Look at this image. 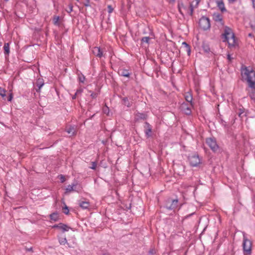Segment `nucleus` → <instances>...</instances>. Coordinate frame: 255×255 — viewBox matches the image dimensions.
<instances>
[{"mask_svg": "<svg viewBox=\"0 0 255 255\" xmlns=\"http://www.w3.org/2000/svg\"><path fill=\"white\" fill-rule=\"evenodd\" d=\"M66 132L70 134V136L73 135L76 133V129L74 127L70 126L66 128Z\"/></svg>", "mask_w": 255, "mask_h": 255, "instance_id": "18", "label": "nucleus"}, {"mask_svg": "<svg viewBox=\"0 0 255 255\" xmlns=\"http://www.w3.org/2000/svg\"><path fill=\"white\" fill-rule=\"evenodd\" d=\"M5 93V90L0 87V95L3 98L6 96Z\"/></svg>", "mask_w": 255, "mask_h": 255, "instance_id": "26", "label": "nucleus"}, {"mask_svg": "<svg viewBox=\"0 0 255 255\" xmlns=\"http://www.w3.org/2000/svg\"><path fill=\"white\" fill-rule=\"evenodd\" d=\"M216 3L217 6L222 12H224L227 11L225 7L224 3L223 2V1L222 0H217L216 1Z\"/></svg>", "mask_w": 255, "mask_h": 255, "instance_id": "11", "label": "nucleus"}, {"mask_svg": "<svg viewBox=\"0 0 255 255\" xmlns=\"http://www.w3.org/2000/svg\"><path fill=\"white\" fill-rule=\"evenodd\" d=\"M182 45L185 47V48H186V50L187 51L188 54V55H189L190 54V52H191L190 46L186 42H183L182 43Z\"/></svg>", "mask_w": 255, "mask_h": 255, "instance_id": "23", "label": "nucleus"}, {"mask_svg": "<svg viewBox=\"0 0 255 255\" xmlns=\"http://www.w3.org/2000/svg\"><path fill=\"white\" fill-rule=\"evenodd\" d=\"M188 161L190 165L192 167H197L201 164V159L198 155L193 154L188 156Z\"/></svg>", "mask_w": 255, "mask_h": 255, "instance_id": "5", "label": "nucleus"}, {"mask_svg": "<svg viewBox=\"0 0 255 255\" xmlns=\"http://www.w3.org/2000/svg\"><path fill=\"white\" fill-rule=\"evenodd\" d=\"M227 58L229 60V61L231 62L233 58L231 57L230 54H228L227 55Z\"/></svg>", "mask_w": 255, "mask_h": 255, "instance_id": "38", "label": "nucleus"}, {"mask_svg": "<svg viewBox=\"0 0 255 255\" xmlns=\"http://www.w3.org/2000/svg\"><path fill=\"white\" fill-rule=\"evenodd\" d=\"M251 25L252 29L255 31V17L251 21Z\"/></svg>", "mask_w": 255, "mask_h": 255, "instance_id": "28", "label": "nucleus"}, {"mask_svg": "<svg viewBox=\"0 0 255 255\" xmlns=\"http://www.w3.org/2000/svg\"><path fill=\"white\" fill-rule=\"evenodd\" d=\"M242 77L248 83L249 87L253 90L255 88V71L251 67H245L242 69Z\"/></svg>", "mask_w": 255, "mask_h": 255, "instance_id": "1", "label": "nucleus"}, {"mask_svg": "<svg viewBox=\"0 0 255 255\" xmlns=\"http://www.w3.org/2000/svg\"><path fill=\"white\" fill-rule=\"evenodd\" d=\"M32 248H30L29 249H28V251H31Z\"/></svg>", "mask_w": 255, "mask_h": 255, "instance_id": "48", "label": "nucleus"}, {"mask_svg": "<svg viewBox=\"0 0 255 255\" xmlns=\"http://www.w3.org/2000/svg\"><path fill=\"white\" fill-rule=\"evenodd\" d=\"M144 128V132L146 135V136L147 137H150L151 136L152 132V127L151 125L149 123L146 122L145 123Z\"/></svg>", "mask_w": 255, "mask_h": 255, "instance_id": "9", "label": "nucleus"}, {"mask_svg": "<svg viewBox=\"0 0 255 255\" xmlns=\"http://www.w3.org/2000/svg\"><path fill=\"white\" fill-rule=\"evenodd\" d=\"M59 179L62 183H63L65 181V178L63 175H60L59 176Z\"/></svg>", "mask_w": 255, "mask_h": 255, "instance_id": "34", "label": "nucleus"}, {"mask_svg": "<svg viewBox=\"0 0 255 255\" xmlns=\"http://www.w3.org/2000/svg\"><path fill=\"white\" fill-rule=\"evenodd\" d=\"M237 0H228L230 3H234Z\"/></svg>", "mask_w": 255, "mask_h": 255, "instance_id": "39", "label": "nucleus"}, {"mask_svg": "<svg viewBox=\"0 0 255 255\" xmlns=\"http://www.w3.org/2000/svg\"><path fill=\"white\" fill-rule=\"evenodd\" d=\"M253 5L255 8V0H252Z\"/></svg>", "mask_w": 255, "mask_h": 255, "instance_id": "42", "label": "nucleus"}, {"mask_svg": "<svg viewBox=\"0 0 255 255\" xmlns=\"http://www.w3.org/2000/svg\"><path fill=\"white\" fill-rule=\"evenodd\" d=\"M53 228H58L61 229L63 232L68 231L70 228L65 224H60L57 225H55Z\"/></svg>", "mask_w": 255, "mask_h": 255, "instance_id": "13", "label": "nucleus"}, {"mask_svg": "<svg viewBox=\"0 0 255 255\" xmlns=\"http://www.w3.org/2000/svg\"><path fill=\"white\" fill-rule=\"evenodd\" d=\"M97 166V163L95 162H92V166L90 167L92 169H95Z\"/></svg>", "mask_w": 255, "mask_h": 255, "instance_id": "35", "label": "nucleus"}, {"mask_svg": "<svg viewBox=\"0 0 255 255\" xmlns=\"http://www.w3.org/2000/svg\"><path fill=\"white\" fill-rule=\"evenodd\" d=\"M83 92V89H78L76 92V95H79V94H81Z\"/></svg>", "mask_w": 255, "mask_h": 255, "instance_id": "36", "label": "nucleus"}, {"mask_svg": "<svg viewBox=\"0 0 255 255\" xmlns=\"http://www.w3.org/2000/svg\"><path fill=\"white\" fill-rule=\"evenodd\" d=\"M59 242L60 245H64L67 243L66 238L65 236L59 238Z\"/></svg>", "mask_w": 255, "mask_h": 255, "instance_id": "22", "label": "nucleus"}, {"mask_svg": "<svg viewBox=\"0 0 255 255\" xmlns=\"http://www.w3.org/2000/svg\"><path fill=\"white\" fill-rule=\"evenodd\" d=\"M59 16H56L53 19V23L55 25H58L59 24Z\"/></svg>", "mask_w": 255, "mask_h": 255, "instance_id": "29", "label": "nucleus"}, {"mask_svg": "<svg viewBox=\"0 0 255 255\" xmlns=\"http://www.w3.org/2000/svg\"><path fill=\"white\" fill-rule=\"evenodd\" d=\"M69 212V209H68V207L66 205H65V207L63 208V212L65 214L67 215V214H68Z\"/></svg>", "mask_w": 255, "mask_h": 255, "instance_id": "33", "label": "nucleus"}, {"mask_svg": "<svg viewBox=\"0 0 255 255\" xmlns=\"http://www.w3.org/2000/svg\"><path fill=\"white\" fill-rule=\"evenodd\" d=\"M249 36H252V34H249Z\"/></svg>", "mask_w": 255, "mask_h": 255, "instance_id": "49", "label": "nucleus"}, {"mask_svg": "<svg viewBox=\"0 0 255 255\" xmlns=\"http://www.w3.org/2000/svg\"><path fill=\"white\" fill-rule=\"evenodd\" d=\"M13 98V95H12V93H10L9 95V96H8V98L7 99L8 101H9L10 102L12 99Z\"/></svg>", "mask_w": 255, "mask_h": 255, "instance_id": "37", "label": "nucleus"}, {"mask_svg": "<svg viewBox=\"0 0 255 255\" xmlns=\"http://www.w3.org/2000/svg\"><path fill=\"white\" fill-rule=\"evenodd\" d=\"M178 9L182 15L185 14L192 15L193 12V7L192 4L184 5L183 3L179 4Z\"/></svg>", "mask_w": 255, "mask_h": 255, "instance_id": "3", "label": "nucleus"}, {"mask_svg": "<svg viewBox=\"0 0 255 255\" xmlns=\"http://www.w3.org/2000/svg\"><path fill=\"white\" fill-rule=\"evenodd\" d=\"M93 53L97 57L101 58L103 56V52L99 47H94L92 50Z\"/></svg>", "mask_w": 255, "mask_h": 255, "instance_id": "10", "label": "nucleus"}, {"mask_svg": "<svg viewBox=\"0 0 255 255\" xmlns=\"http://www.w3.org/2000/svg\"><path fill=\"white\" fill-rule=\"evenodd\" d=\"M78 95H76V93L75 94V95L72 97V99H75L76 98V96H77Z\"/></svg>", "mask_w": 255, "mask_h": 255, "instance_id": "44", "label": "nucleus"}, {"mask_svg": "<svg viewBox=\"0 0 255 255\" xmlns=\"http://www.w3.org/2000/svg\"><path fill=\"white\" fill-rule=\"evenodd\" d=\"M140 117L141 118H144V115L143 114H140Z\"/></svg>", "mask_w": 255, "mask_h": 255, "instance_id": "45", "label": "nucleus"}, {"mask_svg": "<svg viewBox=\"0 0 255 255\" xmlns=\"http://www.w3.org/2000/svg\"><path fill=\"white\" fill-rule=\"evenodd\" d=\"M43 83L41 84H40L38 85V88H39V89H40L43 85Z\"/></svg>", "mask_w": 255, "mask_h": 255, "instance_id": "43", "label": "nucleus"}, {"mask_svg": "<svg viewBox=\"0 0 255 255\" xmlns=\"http://www.w3.org/2000/svg\"><path fill=\"white\" fill-rule=\"evenodd\" d=\"M181 109L183 112L187 115H189L191 113L190 108L188 107L186 104H183L181 105Z\"/></svg>", "mask_w": 255, "mask_h": 255, "instance_id": "12", "label": "nucleus"}, {"mask_svg": "<svg viewBox=\"0 0 255 255\" xmlns=\"http://www.w3.org/2000/svg\"><path fill=\"white\" fill-rule=\"evenodd\" d=\"M252 244L250 240H248L245 236L243 238V251L245 254L250 255L252 253Z\"/></svg>", "mask_w": 255, "mask_h": 255, "instance_id": "4", "label": "nucleus"}, {"mask_svg": "<svg viewBox=\"0 0 255 255\" xmlns=\"http://www.w3.org/2000/svg\"><path fill=\"white\" fill-rule=\"evenodd\" d=\"M114 10V8L112 7V5H108V11L109 13H111Z\"/></svg>", "mask_w": 255, "mask_h": 255, "instance_id": "32", "label": "nucleus"}, {"mask_svg": "<svg viewBox=\"0 0 255 255\" xmlns=\"http://www.w3.org/2000/svg\"><path fill=\"white\" fill-rule=\"evenodd\" d=\"M213 19L216 22L222 23L223 21V17L221 14L219 13H214L213 15Z\"/></svg>", "mask_w": 255, "mask_h": 255, "instance_id": "15", "label": "nucleus"}, {"mask_svg": "<svg viewBox=\"0 0 255 255\" xmlns=\"http://www.w3.org/2000/svg\"><path fill=\"white\" fill-rule=\"evenodd\" d=\"M203 48L206 52H209L210 51V48L207 45L204 44L203 45Z\"/></svg>", "mask_w": 255, "mask_h": 255, "instance_id": "31", "label": "nucleus"}, {"mask_svg": "<svg viewBox=\"0 0 255 255\" xmlns=\"http://www.w3.org/2000/svg\"><path fill=\"white\" fill-rule=\"evenodd\" d=\"M119 74L123 77H129L130 76V73L128 71L127 69H121L119 70Z\"/></svg>", "mask_w": 255, "mask_h": 255, "instance_id": "14", "label": "nucleus"}, {"mask_svg": "<svg viewBox=\"0 0 255 255\" xmlns=\"http://www.w3.org/2000/svg\"><path fill=\"white\" fill-rule=\"evenodd\" d=\"M199 24L201 28L203 30H207L210 27V20L205 16H203L200 19Z\"/></svg>", "mask_w": 255, "mask_h": 255, "instance_id": "6", "label": "nucleus"}, {"mask_svg": "<svg viewBox=\"0 0 255 255\" xmlns=\"http://www.w3.org/2000/svg\"><path fill=\"white\" fill-rule=\"evenodd\" d=\"M150 39V38L149 37H147V36L143 37L141 39V42L142 43H148Z\"/></svg>", "mask_w": 255, "mask_h": 255, "instance_id": "27", "label": "nucleus"}, {"mask_svg": "<svg viewBox=\"0 0 255 255\" xmlns=\"http://www.w3.org/2000/svg\"><path fill=\"white\" fill-rule=\"evenodd\" d=\"M222 38L223 42H227L228 43L230 48L235 47L237 44L234 33L229 27H225L224 32L222 34Z\"/></svg>", "mask_w": 255, "mask_h": 255, "instance_id": "2", "label": "nucleus"}, {"mask_svg": "<svg viewBox=\"0 0 255 255\" xmlns=\"http://www.w3.org/2000/svg\"><path fill=\"white\" fill-rule=\"evenodd\" d=\"M78 79H79V81L81 82V83H84L85 80V76L81 74H79L78 75Z\"/></svg>", "mask_w": 255, "mask_h": 255, "instance_id": "25", "label": "nucleus"}, {"mask_svg": "<svg viewBox=\"0 0 255 255\" xmlns=\"http://www.w3.org/2000/svg\"><path fill=\"white\" fill-rule=\"evenodd\" d=\"M4 53L5 54L8 55L10 52L9 44L5 43L3 46Z\"/></svg>", "mask_w": 255, "mask_h": 255, "instance_id": "20", "label": "nucleus"}, {"mask_svg": "<svg viewBox=\"0 0 255 255\" xmlns=\"http://www.w3.org/2000/svg\"><path fill=\"white\" fill-rule=\"evenodd\" d=\"M178 200L175 199L172 201V203L169 206H166V208L169 210H173L177 208Z\"/></svg>", "mask_w": 255, "mask_h": 255, "instance_id": "17", "label": "nucleus"}, {"mask_svg": "<svg viewBox=\"0 0 255 255\" xmlns=\"http://www.w3.org/2000/svg\"><path fill=\"white\" fill-rule=\"evenodd\" d=\"M249 96L252 99H255V88H254V90H252L251 88L250 89H248Z\"/></svg>", "mask_w": 255, "mask_h": 255, "instance_id": "21", "label": "nucleus"}, {"mask_svg": "<svg viewBox=\"0 0 255 255\" xmlns=\"http://www.w3.org/2000/svg\"><path fill=\"white\" fill-rule=\"evenodd\" d=\"M206 143L211 149L215 151L218 148V146L217 144L216 141L215 139L212 138H209L206 139Z\"/></svg>", "mask_w": 255, "mask_h": 255, "instance_id": "7", "label": "nucleus"}, {"mask_svg": "<svg viewBox=\"0 0 255 255\" xmlns=\"http://www.w3.org/2000/svg\"><path fill=\"white\" fill-rule=\"evenodd\" d=\"M185 98L187 102H189L192 106V102L193 100L192 96L190 93H187L185 95Z\"/></svg>", "mask_w": 255, "mask_h": 255, "instance_id": "19", "label": "nucleus"}, {"mask_svg": "<svg viewBox=\"0 0 255 255\" xmlns=\"http://www.w3.org/2000/svg\"><path fill=\"white\" fill-rule=\"evenodd\" d=\"M66 11L68 13H70L73 11V5L72 4H69L68 5V7L66 9Z\"/></svg>", "mask_w": 255, "mask_h": 255, "instance_id": "30", "label": "nucleus"}, {"mask_svg": "<svg viewBox=\"0 0 255 255\" xmlns=\"http://www.w3.org/2000/svg\"><path fill=\"white\" fill-rule=\"evenodd\" d=\"M86 3H85L84 4V5L86 6H89V0H86Z\"/></svg>", "mask_w": 255, "mask_h": 255, "instance_id": "40", "label": "nucleus"}, {"mask_svg": "<svg viewBox=\"0 0 255 255\" xmlns=\"http://www.w3.org/2000/svg\"><path fill=\"white\" fill-rule=\"evenodd\" d=\"M200 0H196V4H198Z\"/></svg>", "mask_w": 255, "mask_h": 255, "instance_id": "46", "label": "nucleus"}, {"mask_svg": "<svg viewBox=\"0 0 255 255\" xmlns=\"http://www.w3.org/2000/svg\"><path fill=\"white\" fill-rule=\"evenodd\" d=\"M5 1H8V0H4Z\"/></svg>", "mask_w": 255, "mask_h": 255, "instance_id": "51", "label": "nucleus"}, {"mask_svg": "<svg viewBox=\"0 0 255 255\" xmlns=\"http://www.w3.org/2000/svg\"><path fill=\"white\" fill-rule=\"evenodd\" d=\"M124 101L125 102H126V101H128V98H124Z\"/></svg>", "mask_w": 255, "mask_h": 255, "instance_id": "47", "label": "nucleus"}, {"mask_svg": "<svg viewBox=\"0 0 255 255\" xmlns=\"http://www.w3.org/2000/svg\"><path fill=\"white\" fill-rule=\"evenodd\" d=\"M77 183H73L71 185H68L65 189V193H69L72 191L79 192L81 189L80 188L79 189H77Z\"/></svg>", "mask_w": 255, "mask_h": 255, "instance_id": "8", "label": "nucleus"}, {"mask_svg": "<svg viewBox=\"0 0 255 255\" xmlns=\"http://www.w3.org/2000/svg\"><path fill=\"white\" fill-rule=\"evenodd\" d=\"M58 214L56 213H53L50 215V219L54 221H57L58 219Z\"/></svg>", "mask_w": 255, "mask_h": 255, "instance_id": "24", "label": "nucleus"}, {"mask_svg": "<svg viewBox=\"0 0 255 255\" xmlns=\"http://www.w3.org/2000/svg\"><path fill=\"white\" fill-rule=\"evenodd\" d=\"M79 205L83 209H88L90 207V203L87 201H80Z\"/></svg>", "mask_w": 255, "mask_h": 255, "instance_id": "16", "label": "nucleus"}, {"mask_svg": "<svg viewBox=\"0 0 255 255\" xmlns=\"http://www.w3.org/2000/svg\"><path fill=\"white\" fill-rule=\"evenodd\" d=\"M77 1H79V0H76Z\"/></svg>", "mask_w": 255, "mask_h": 255, "instance_id": "50", "label": "nucleus"}, {"mask_svg": "<svg viewBox=\"0 0 255 255\" xmlns=\"http://www.w3.org/2000/svg\"><path fill=\"white\" fill-rule=\"evenodd\" d=\"M91 96L93 98H95L97 96H96V94H94V93H92L91 95Z\"/></svg>", "mask_w": 255, "mask_h": 255, "instance_id": "41", "label": "nucleus"}]
</instances>
